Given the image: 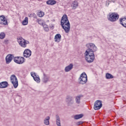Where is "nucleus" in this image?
Listing matches in <instances>:
<instances>
[{
  "label": "nucleus",
  "instance_id": "f257e3e1",
  "mask_svg": "<svg viewBox=\"0 0 126 126\" xmlns=\"http://www.w3.org/2000/svg\"><path fill=\"white\" fill-rule=\"evenodd\" d=\"M61 24L63 29L65 31V33H69V31H70V23H69V21H68L66 14L63 15L62 17Z\"/></svg>",
  "mask_w": 126,
  "mask_h": 126
},
{
  "label": "nucleus",
  "instance_id": "f03ea898",
  "mask_svg": "<svg viewBox=\"0 0 126 126\" xmlns=\"http://www.w3.org/2000/svg\"><path fill=\"white\" fill-rule=\"evenodd\" d=\"M86 47L87 49L86 50L85 53H87V55L90 53L94 54V52H96L98 48L94 43H89L87 44Z\"/></svg>",
  "mask_w": 126,
  "mask_h": 126
},
{
  "label": "nucleus",
  "instance_id": "7ed1b4c3",
  "mask_svg": "<svg viewBox=\"0 0 126 126\" xmlns=\"http://www.w3.org/2000/svg\"><path fill=\"white\" fill-rule=\"evenodd\" d=\"M87 75L85 72H83L78 79L79 84H85L87 82Z\"/></svg>",
  "mask_w": 126,
  "mask_h": 126
},
{
  "label": "nucleus",
  "instance_id": "20e7f679",
  "mask_svg": "<svg viewBox=\"0 0 126 126\" xmlns=\"http://www.w3.org/2000/svg\"><path fill=\"white\" fill-rule=\"evenodd\" d=\"M94 59L95 55H94V53H89L88 54H87V53H86L85 60L86 61H87L88 63H93V62H94Z\"/></svg>",
  "mask_w": 126,
  "mask_h": 126
},
{
  "label": "nucleus",
  "instance_id": "39448f33",
  "mask_svg": "<svg viewBox=\"0 0 126 126\" xmlns=\"http://www.w3.org/2000/svg\"><path fill=\"white\" fill-rule=\"evenodd\" d=\"M119 14L117 13H112L109 15V17L108 18L109 21H111V22H115L119 19Z\"/></svg>",
  "mask_w": 126,
  "mask_h": 126
},
{
  "label": "nucleus",
  "instance_id": "423d86ee",
  "mask_svg": "<svg viewBox=\"0 0 126 126\" xmlns=\"http://www.w3.org/2000/svg\"><path fill=\"white\" fill-rule=\"evenodd\" d=\"M66 103L67 106L68 107H70V106H72L73 104H74V98H73V96L71 95H67L66 97Z\"/></svg>",
  "mask_w": 126,
  "mask_h": 126
},
{
  "label": "nucleus",
  "instance_id": "0eeeda50",
  "mask_svg": "<svg viewBox=\"0 0 126 126\" xmlns=\"http://www.w3.org/2000/svg\"><path fill=\"white\" fill-rule=\"evenodd\" d=\"M10 80L14 88H17L18 87V80L15 75L13 74L10 76Z\"/></svg>",
  "mask_w": 126,
  "mask_h": 126
},
{
  "label": "nucleus",
  "instance_id": "6e6552de",
  "mask_svg": "<svg viewBox=\"0 0 126 126\" xmlns=\"http://www.w3.org/2000/svg\"><path fill=\"white\" fill-rule=\"evenodd\" d=\"M22 39L24 40V41H22ZM17 40L21 47H23V48H26L27 42H26V40H25V39H23L22 37H19L17 38Z\"/></svg>",
  "mask_w": 126,
  "mask_h": 126
},
{
  "label": "nucleus",
  "instance_id": "1a4fd4ad",
  "mask_svg": "<svg viewBox=\"0 0 126 126\" xmlns=\"http://www.w3.org/2000/svg\"><path fill=\"white\" fill-rule=\"evenodd\" d=\"M103 104H102V101L96 100L94 104V110H100L102 108Z\"/></svg>",
  "mask_w": 126,
  "mask_h": 126
},
{
  "label": "nucleus",
  "instance_id": "9d476101",
  "mask_svg": "<svg viewBox=\"0 0 126 126\" xmlns=\"http://www.w3.org/2000/svg\"><path fill=\"white\" fill-rule=\"evenodd\" d=\"M14 62L19 64H22L24 62H25V59L24 57H15Z\"/></svg>",
  "mask_w": 126,
  "mask_h": 126
},
{
  "label": "nucleus",
  "instance_id": "9b49d317",
  "mask_svg": "<svg viewBox=\"0 0 126 126\" xmlns=\"http://www.w3.org/2000/svg\"><path fill=\"white\" fill-rule=\"evenodd\" d=\"M31 74L32 77H33L34 81H36L37 83H40L41 80H40V77H39V75H37V74L34 72H32Z\"/></svg>",
  "mask_w": 126,
  "mask_h": 126
},
{
  "label": "nucleus",
  "instance_id": "f8f14e48",
  "mask_svg": "<svg viewBox=\"0 0 126 126\" xmlns=\"http://www.w3.org/2000/svg\"><path fill=\"white\" fill-rule=\"evenodd\" d=\"M84 97L83 94H78V95L75 97V101L76 104L77 105H80L81 103V99Z\"/></svg>",
  "mask_w": 126,
  "mask_h": 126
},
{
  "label": "nucleus",
  "instance_id": "ddd939ff",
  "mask_svg": "<svg viewBox=\"0 0 126 126\" xmlns=\"http://www.w3.org/2000/svg\"><path fill=\"white\" fill-rule=\"evenodd\" d=\"M0 24L1 25H8V23L7 22V20L4 16H0Z\"/></svg>",
  "mask_w": 126,
  "mask_h": 126
},
{
  "label": "nucleus",
  "instance_id": "4468645a",
  "mask_svg": "<svg viewBox=\"0 0 126 126\" xmlns=\"http://www.w3.org/2000/svg\"><path fill=\"white\" fill-rule=\"evenodd\" d=\"M13 58H14V56L12 54H8V55H7L5 58L6 63L7 64L10 63Z\"/></svg>",
  "mask_w": 126,
  "mask_h": 126
},
{
  "label": "nucleus",
  "instance_id": "2eb2a0df",
  "mask_svg": "<svg viewBox=\"0 0 126 126\" xmlns=\"http://www.w3.org/2000/svg\"><path fill=\"white\" fill-rule=\"evenodd\" d=\"M32 54V52H31V50L26 49L24 52V57H25V58H29L30 57H31Z\"/></svg>",
  "mask_w": 126,
  "mask_h": 126
},
{
  "label": "nucleus",
  "instance_id": "dca6fc26",
  "mask_svg": "<svg viewBox=\"0 0 126 126\" xmlns=\"http://www.w3.org/2000/svg\"><path fill=\"white\" fill-rule=\"evenodd\" d=\"M43 78H42V81L44 83H47L50 79V77L48 76L44 72L43 73Z\"/></svg>",
  "mask_w": 126,
  "mask_h": 126
},
{
  "label": "nucleus",
  "instance_id": "f3484780",
  "mask_svg": "<svg viewBox=\"0 0 126 126\" xmlns=\"http://www.w3.org/2000/svg\"><path fill=\"white\" fill-rule=\"evenodd\" d=\"M73 68V64L70 63L68 66L65 67L64 70L65 72H68V71H70Z\"/></svg>",
  "mask_w": 126,
  "mask_h": 126
},
{
  "label": "nucleus",
  "instance_id": "a211bd4d",
  "mask_svg": "<svg viewBox=\"0 0 126 126\" xmlns=\"http://www.w3.org/2000/svg\"><path fill=\"white\" fill-rule=\"evenodd\" d=\"M56 122L57 126H62V125H61V118H60L59 114L56 115Z\"/></svg>",
  "mask_w": 126,
  "mask_h": 126
},
{
  "label": "nucleus",
  "instance_id": "6ab92c4d",
  "mask_svg": "<svg viewBox=\"0 0 126 126\" xmlns=\"http://www.w3.org/2000/svg\"><path fill=\"white\" fill-rule=\"evenodd\" d=\"M71 6L72 9H76V8H77V7L78 6V2H77V1L76 0L73 1L72 2Z\"/></svg>",
  "mask_w": 126,
  "mask_h": 126
},
{
  "label": "nucleus",
  "instance_id": "aec40b11",
  "mask_svg": "<svg viewBox=\"0 0 126 126\" xmlns=\"http://www.w3.org/2000/svg\"><path fill=\"white\" fill-rule=\"evenodd\" d=\"M120 21V24H121L123 27L126 28V18H121Z\"/></svg>",
  "mask_w": 126,
  "mask_h": 126
},
{
  "label": "nucleus",
  "instance_id": "412c9836",
  "mask_svg": "<svg viewBox=\"0 0 126 126\" xmlns=\"http://www.w3.org/2000/svg\"><path fill=\"white\" fill-rule=\"evenodd\" d=\"M54 39H55V42H57V43H59L61 42V39H62V35H61V34L58 33L55 35Z\"/></svg>",
  "mask_w": 126,
  "mask_h": 126
},
{
  "label": "nucleus",
  "instance_id": "4be33fe9",
  "mask_svg": "<svg viewBox=\"0 0 126 126\" xmlns=\"http://www.w3.org/2000/svg\"><path fill=\"white\" fill-rule=\"evenodd\" d=\"M8 86V83L6 81L0 83V88H6Z\"/></svg>",
  "mask_w": 126,
  "mask_h": 126
},
{
  "label": "nucleus",
  "instance_id": "5701e85b",
  "mask_svg": "<svg viewBox=\"0 0 126 126\" xmlns=\"http://www.w3.org/2000/svg\"><path fill=\"white\" fill-rule=\"evenodd\" d=\"M43 123L45 126H49L50 125V116L46 117L44 119Z\"/></svg>",
  "mask_w": 126,
  "mask_h": 126
},
{
  "label": "nucleus",
  "instance_id": "b1692460",
  "mask_svg": "<svg viewBox=\"0 0 126 126\" xmlns=\"http://www.w3.org/2000/svg\"><path fill=\"white\" fill-rule=\"evenodd\" d=\"M47 4L48 5H54L57 3V1L55 0H48L46 1Z\"/></svg>",
  "mask_w": 126,
  "mask_h": 126
},
{
  "label": "nucleus",
  "instance_id": "393cba45",
  "mask_svg": "<svg viewBox=\"0 0 126 126\" xmlns=\"http://www.w3.org/2000/svg\"><path fill=\"white\" fill-rule=\"evenodd\" d=\"M105 77L106 79H112L114 78V76H113V75L110 74L109 73H106L105 75Z\"/></svg>",
  "mask_w": 126,
  "mask_h": 126
},
{
  "label": "nucleus",
  "instance_id": "a878e982",
  "mask_svg": "<svg viewBox=\"0 0 126 126\" xmlns=\"http://www.w3.org/2000/svg\"><path fill=\"white\" fill-rule=\"evenodd\" d=\"M81 118H83V114L76 115L74 116V120H79V119H81Z\"/></svg>",
  "mask_w": 126,
  "mask_h": 126
},
{
  "label": "nucleus",
  "instance_id": "bb28decb",
  "mask_svg": "<svg viewBox=\"0 0 126 126\" xmlns=\"http://www.w3.org/2000/svg\"><path fill=\"white\" fill-rule=\"evenodd\" d=\"M28 24V17H26L24 20L22 22L23 25H27Z\"/></svg>",
  "mask_w": 126,
  "mask_h": 126
},
{
  "label": "nucleus",
  "instance_id": "cd10ccee",
  "mask_svg": "<svg viewBox=\"0 0 126 126\" xmlns=\"http://www.w3.org/2000/svg\"><path fill=\"white\" fill-rule=\"evenodd\" d=\"M44 15H45V13L42 11H41L40 12H39L37 14V16H39V17H43Z\"/></svg>",
  "mask_w": 126,
  "mask_h": 126
},
{
  "label": "nucleus",
  "instance_id": "c85d7f7f",
  "mask_svg": "<svg viewBox=\"0 0 126 126\" xmlns=\"http://www.w3.org/2000/svg\"><path fill=\"white\" fill-rule=\"evenodd\" d=\"M4 37H5V33L4 32H1L0 33V39H4Z\"/></svg>",
  "mask_w": 126,
  "mask_h": 126
},
{
  "label": "nucleus",
  "instance_id": "c756f323",
  "mask_svg": "<svg viewBox=\"0 0 126 126\" xmlns=\"http://www.w3.org/2000/svg\"><path fill=\"white\" fill-rule=\"evenodd\" d=\"M30 17H33V18H37V15H36V14L35 13L30 14Z\"/></svg>",
  "mask_w": 126,
  "mask_h": 126
},
{
  "label": "nucleus",
  "instance_id": "7c9ffc66",
  "mask_svg": "<svg viewBox=\"0 0 126 126\" xmlns=\"http://www.w3.org/2000/svg\"><path fill=\"white\" fill-rule=\"evenodd\" d=\"M42 25L44 29L48 28V25H47V24H45L44 23H42Z\"/></svg>",
  "mask_w": 126,
  "mask_h": 126
},
{
  "label": "nucleus",
  "instance_id": "2f4dec72",
  "mask_svg": "<svg viewBox=\"0 0 126 126\" xmlns=\"http://www.w3.org/2000/svg\"><path fill=\"white\" fill-rule=\"evenodd\" d=\"M82 124H83V122H82V121H80V122H78L76 123V125H77V126L82 125Z\"/></svg>",
  "mask_w": 126,
  "mask_h": 126
},
{
  "label": "nucleus",
  "instance_id": "473e14b6",
  "mask_svg": "<svg viewBox=\"0 0 126 126\" xmlns=\"http://www.w3.org/2000/svg\"><path fill=\"white\" fill-rule=\"evenodd\" d=\"M37 22H38V24H40V25H42V23L41 21L40 20H37Z\"/></svg>",
  "mask_w": 126,
  "mask_h": 126
},
{
  "label": "nucleus",
  "instance_id": "72a5a7b5",
  "mask_svg": "<svg viewBox=\"0 0 126 126\" xmlns=\"http://www.w3.org/2000/svg\"><path fill=\"white\" fill-rule=\"evenodd\" d=\"M19 98L20 101H21V96H20V95H17L16 98L17 99V98Z\"/></svg>",
  "mask_w": 126,
  "mask_h": 126
},
{
  "label": "nucleus",
  "instance_id": "f704fd0d",
  "mask_svg": "<svg viewBox=\"0 0 126 126\" xmlns=\"http://www.w3.org/2000/svg\"><path fill=\"white\" fill-rule=\"evenodd\" d=\"M44 30L46 32H48V31H49V28L47 27V28H44Z\"/></svg>",
  "mask_w": 126,
  "mask_h": 126
},
{
  "label": "nucleus",
  "instance_id": "c9c22d12",
  "mask_svg": "<svg viewBox=\"0 0 126 126\" xmlns=\"http://www.w3.org/2000/svg\"><path fill=\"white\" fill-rule=\"evenodd\" d=\"M50 27L51 28V29H52V30H53V29H54V26L53 25H51V26H50Z\"/></svg>",
  "mask_w": 126,
  "mask_h": 126
},
{
  "label": "nucleus",
  "instance_id": "e433bc0d",
  "mask_svg": "<svg viewBox=\"0 0 126 126\" xmlns=\"http://www.w3.org/2000/svg\"><path fill=\"white\" fill-rule=\"evenodd\" d=\"M4 42L5 43V44H7V43H8V39H5L4 40Z\"/></svg>",
  "mask_w": 126,
  "mask_h": 126
},
{
  "label": "nucleus",
  "instance_id": "4c0bfd02",
  "mask_svg": "<svg viewBox=\"0 0 126 126\" xmlns=\"http://www.w3.org/2000/svg\"><path fill=\"white\" fill-rule=\"evenodd\" d=\"M26 42H27V44H29V41H26Z\"/></svg>",
  "mask_w": 126,
  "mask_h": 126
}]
</instances>
